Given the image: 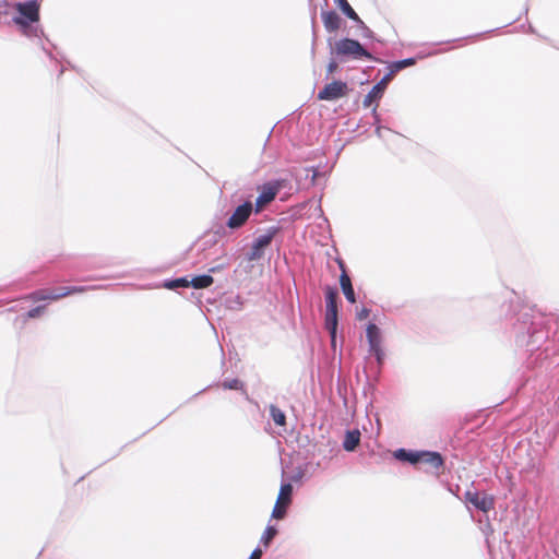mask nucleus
I'll return each mask as SVG.
<instances>
[{"label": "nucleus", "mask_w": 559, "mask_h": 559, "mask_svg": "<svg viewBox=\"0 0 559 559\" xmlns=\"http://www.w3.org/2000/svg\"><path fill=\"white\" fill-rule=\"evenodd\" d=\"M222 388L224 390H236V391H245V383L235 378V379H225L222 383H221Z\"/></svg>", "instance_id": "nucleus-31"}, {"label": "nucleus", "mask_w": 559, "mask_h": 559, "mask_svg": "<svg viewBox=\"0 0 559 559\" xmlns=\"http://www.w3.org/2000/svg\"><path fill=\"white\" fill-rule=\"evenodd\" d=\"M13 4L9 0H0V24L9 25Z\"/></svg>", "instance_id": "nucleus-21"}, {"label": "nucleus", "mask_w": 559, "mask_h": 559, "mask_svg": "<svg viewBox=\"0 0 559 559\" xmlns=\"http://www.w3.org/2000/svg\"><path fill=\"white\" fill-rule=\"evenodd\" d=\"M278 531L274 525H267L261 536L260 543L267 548L273 538L277 535Z\"/></svg>", "instance_id": "nucleus-27"}, {"label": "nucleus", "mask_w": 559, "mask_h": 559, "mask_svg": "<svg viewBox=\"0 0 559 559\" xmlns=\"http://www.w3.org/2000/svg\"><path fill=\"white\" fill-rule=\"evenodd\" d=\"M424 463L430 465L435 469H439L444 465V459L440 452L419 450L418 464Z\"/></svg>", "instance_id": "nucleus-13"}, {"label": "nucleus", "mask_w": 559, "mask_h": 559, "mask_svg": "<svg viewBox=\"0 0 559 559\" xmlns=\"http://www.w3.org/2000/svg\"><path fill=\"white\" fill-rule=\"evenodd\" d=\"M366 337L369 345V353L374 356L377 364L381 367L384 362V350L381 346V330L376 323H368L366 329Z\"/></svg>", "instance_id": "nucleus-7"}, {"label": "nucleus", "mask_w": 559, "mask_h": 559, "mask_svg": "<svg viewBox=\"0 0 559 559\" xmlns=\"http://www.w3.org/2000/svg\"><path fill=\"white\" fill-rule=\"evenodd\" d=\"M312 34H313L312 52H314V41H316L314 17H312Z\"/></svg>", "instance_id": "nucleus-40"}, {"label": "nucleus", "mask_w": 559, "mask_h": 559, "mask_svg": "<svg viewBox=\"0 0 559 559\" xmlns=\"http://www.w3.org/2000/svg\"><path fill=\"white\" fill-rule=\"evenodd\" d=\"M289 187L287 178L271 179L258 187L259 195L255 199L254 212L260 213L265 205L275 200L278 192Z\"/></svg>", "instance_id": "nucleus-4"}, {"label": "nucleus", "mask_w": 559, "mask_h": 559, "mask_svg": "<svg viewBox=\"0 0 559 559\" xmlns=\"http://www.w3.org/2000/svg\"><path fill=\"white\" fill-rule=\"evenodd\" d=\"M352 21L355 22L357 27L361 31L362 38L372 39L381 43V40L376 37L373 31H371L359 16L358 19L355 17V20Z\"/></svg>", "instance_id": "nucleus-28"}, {"label": "nucleus", "mask_w": 559, "mask_h": 559, "mask_svg": "<svg viewBox=\"0 0 559 559\" xmlns=\"http://www.w3.org/2000/svg\"><path fill=\"white\" fill-rule=\"evenodd\" d=\"M254 212L253 204L250 200L243 201L237 205L225 223V227L230 230H238L246 225L250 216Z\"/></svg>", "instance_id": "nucleus-6"}, {"label": "nucleus", "mask_w": 559, "mask_h": 559, "mask_svg": "<svg viewBox=\"0 0 559 559\" xmlns=\"http://www.w3.org/2000/svg\"><path fill=\"white\" fill-rule=\"evenodd\" d=\"M382 129H383L382 126H377L376 127L374 132H376L378 138H382Z\"/></svg>", "instance_id": "nucleus-41"}, {"label": "nucleus", "mask_w": 559, "mask_h": 559, "mask_svg": "<svg viewBox=\"0 0 559 559\" xmlns=\"http://www.w3.org/2000/svg\"><path fill=\"white\" fill-rule=\"evenodd\" d=\"M203 392H205V389L200 390L199 394H202Z\"/></svg>", "instance_id": "nucleus-47"}, {"label": "nucleus", "mask_w": 559, "mask_h": 559, "mask_svg": "<svg viewBox=\"0 0 559 559\" xmlns=\"http://www.w3.org/2000/svg\"><path fill=\"white\" fill-rule=\"evenodd\" d=\"M337 309H325L324 326L330 334L331 343L334 346L337 333Z\"/></svg>", "instance_id": "nucleus-15"}, {"label": "nucleus", "mask_w": 559, "mask_h": 559, "mask_svg": "<svg viewBox=\"0 0 559 559\" xmlns=\"http://www.w3.org/2000/svg\"><path fill=\"white\" fill-rule=\"evenodd\" d=\"M203 392H205V389L200 390L199 394H202Z\"/></svg>", "instance_id": "nucleus-46"}, {"label": "nucleus", "mask_w": 559, "mask_h": 559, "mask_svg": "<svg viewBox=\"0 0 559 559\" xmlns=\"http://www.w3.org/2000/svg\"><path fill=\"white\" fill-rule=\"evenodd\" d=\"M203 392H205V389L200 390L199 394H202Z\"/></svg>", "instance_id": "nucleus-48"}, {"label": "nucleus", "mask_w": 559, "mask_h": 559, "mask_svg": "<svg viewBox=\"0 0 559 559\" xmlns=\"http://www.w3.org/2000/svg\"><path fill=\"white\" fill-rule=\"evenodd\" d=\"M281 227L278 225L270 226L265 234L257 237L250 250L247 252L246 258L248 261H258L263 258L265 249L271 245L274 237L281 231Z\"/></svg>", "instance_id": "nucleus-5"}, {"label": "nucleus", "mask_w": 559, "mask_h": 559, "mask_svg": "<svg viewBox=\"0 0 559 559\" xmlns=\"http://www.w3.org/2000/svg\"><path fill=\"white\" fill-rule=\"evenodd\" d=\"M226 234L225 227H221L215 233H206L201 238L198 239L195 242V249L198 253H202L205 259L209 258V254L206 253L209 250L214 248L218 239Z\"/></svg>", "instance_id": "nucleus-9"}, {"label": "nucleus", "mask_w": 559, "mask_h": 559, "mask_svg": "<svg viewBox=\"0 0 559 559\" xmlns=\"http://www.w3.org/2000/svg\"><path fill=\"white\" fill-rule=\"evenodd\" d=\"M348 93V85L346 82L335 80L328 83L321 91H319L317 97L319 100H336L346 96Z\"/></svg>", "instance_id": "nucleus-8"}, {"label": "nucleus", "mask_w": 559, "mask_h": 559, "mask_svg": "<svg viewBox=\"0 0 559 559\" xmlns=\"http://www.w3.org/2000/svg\"><path fill=\"white\" fill-rule=\"evenodd\" d=\"M269 409H270V417L272 418V420L274 421L275 425H277V426L286 425V415L280 407H277L274 404H271Z\"/></svg>", "instance_id": "nucleus-23"}, {"label": "nucleus", "mask_w": 559, "mask_h": 559, "mask_svg": "<svg viewBox=\"0 0 559 559\" xmlns=\"http://www.w3.org/2000/svg\"><path fill=\"white\" fill-rule=\"evenodd\" d=\"M463 38H456V39H453L452 41H460L462 40Z\"/></svg>", "instance_id": "nucleus-45"}, {"label": "nucleus", "mask_w": 559, "mask_h": 559, "mask_svg": "<svg viewBox=\"0 0 559 559\" xmlns=\"http://www.w3.org/2000/svg\"><path fill=\"white\" fill-rule=\"evenodd\" d=\"M361 433L358 429L347 430L343 440V449L347 452H354L360 443Z\"/></svg>", "instance_id": "nucleus-17"}, {"label": "nucleus", "mask_w": 559, "mask_h": 559, "mask_svg": "<svg viewBox=\"0 0 559 559\" xmlns=\"http://www.w3.org/2000/svg\"><path fill=\"white\" fill-rule=\"evenodd\" d=\"M309 171V169H307ZM311 174V181L314 183L317 178L321 176V173L318 167H311L310 168Z\"/></svg>", "instance_id": "nucleus-38"}, {"label": "nucleus", "mask_w": 559, "mask_h": 559, "mask_svg": "<svg viewBox=\"0 0 559 559\" xmlns=\"http://www.w3.org/2000/svg\"><path fill=\"white\" fill-rule=\"evenodd\" d=\"M29 299L33 301H41V300H58L59 297H56V293H49L45 289H38L29 294Z\"/></svg>", "instance_id": "nucleus-25"}, {"label": "nucleus", "mask_w": 559, "mask_h": 559, "mask_svg": "<svg viewBox=\"0 0 559 559\" xmlns=\"http://www.w3.org/2000/svg\"><path fill=\"white\" fill-rule=\"evenodd\" d=\"M391 80L392 76L386 73L377 84H374L364 98V107L368 108L373 102L381 99Z\"/></svg>", "instance_id": "nucleus-11"}, {"label": "nucleus", "mask_w": 559, "mask_h": 559, "mask_svg": "<svg viewBox=\"0 0 559 559\" xmlns=\"http://www.w3.org/2000/svg\"><path fill=\"white\" fill-rule=\"evenodd\" d=\"M163 287L170 290L190 287L189 276L165 280L163 283Z\"/></svg>", "instance_id": "nucleus-20"}, {"label": "nucleus", "mask_w": 559, "mask_h": 559, "mask_svg": "<svg viewBox=\"0 0 559 559\" xmlns=\"http://www.w3.org/2000/svg\"><path fill=\"white\" fill-rule=\"evenodd\" d=\"M96 286H71L67 287L62 290V293H56V297L63 298L69 295L79 294L87 292L88 289H94Z\"/></svg>", "instance_id": "nucleus-29"}, {"label": "nucleus", "mask_w": 559, "mask_h": 559, "mask_svg": "<svg viewBox=\"0 0 559 559\" xmlns=\"http://www.w3.org/2000/svg\"><path fill=\"white\" fill-rule=\"evenodd\" d=\"M483 35H484V33H480V34H476V35H473V36H468L467 38L480 37Z\"/></svg>", "instance_id": "nucleus-43"}, {"label": "nucleus", "mask_w": 559, "mask_h": 559, "mask_svg": "<svg viewBox=\"0 0 559 559\" xmlns=\"http://www.w3.org/2000/svg\"><path fill=\"white\" fill-rule=\"evenodd\" d=\"M225 306L229 310H240L243 301L240 295H230L225 298Z\"/></svg>", "instance_id": "nucleus-30"}, {"label": "nucleus", "mask_w": 559, "mask_h": 559, "mask_svg": "<svg viewBox=\"0 0 559 559\" xmlns=\"http://www.w3.org/2000/svg\"><path fill=\"white\" fill-rule=\"evenodd\" d=\"M330 46V55L337 57L341 61L346 59L360 60L367 59L380 62L364 45L357 39L344 37L332 43V38L328 39Z\"/></svg>", "instance_id": "nucleus-3"}, {"label": "nucleus", "mask_w": 559, "mask_h": 559, "mask_svg": "<svg viewBox=\"0 0 559 559\" xmlns=\"http://www.w3.org/2000/svg\"><path fill=\"white\" fill-rule=\"evenodd\" d=\"M337 68H338V64H337L336 60H334V59L330 60L326 66V78L332 75L337 70Z\"/></svg>", "instance_id": "nucleus-34"}, {"label": "nucleus", "mask_w": 559, "mask_h": 559, "mask_svg": "<svg viewBox=\"0 0 559 559\" xmlns=\"http://www.w3.org/2000/svg\"><path fill=\"white\" fill-rule=\"evenodd\" d=\"M393 457L400 462L416 466L418 465L419 450L400 448L393 452Z\"/></svg>", "instance_id": "nucleus-16"}, {"label": "nucleus", "mask_w": 559, "mask_h": 559, "mask_svg": "<svg viewBox=\"0 0 559 559\" xmlns=\"http://www.w3.org/2000/svg\"><path fill=\"white\" fill-rule=\"evenodd\" d=\"M513 330L519 346L534 352L547 340L545 317L536 307L521 306L514 316Z\"/></svg>", "instance_id": "nucleus-1"}, {"label": "nucleus", "mask_w": 559, "mask_h": 559, "mask_svg": "<svg viewBox=\"0 0 559 559\" xmlns=\"http://www.w3.org/2000/svg\"><path fill=\"white\" fill-rule=\"evenodd\" d=\"M226 266V264H217V265H214L212 267L209 269L207 271V274H215V273H218L219 271L224 270Z\"/></svg>", "instance_id": "nucleus-37"}, {"label": "nucleus", "mask_w": 559, "mask_h": 559, "mask_svg": "<svg viewBox=\"0 0 559 559\" xmlns=\"http://www.w3.org/2000/svg\"><path fill=\"white\" fill-rule=\"evenodd\" d=\"M16 13H11L10 24H16L21 32L27 37L40 38L44 35L39 25L35 24L39 21V3L37 0H28L17 2Z\"/></svg>", "instance_id": "nucleus-2"}, {"label": "nucleus", "mask_w": 559, "mask_h": 559, "mask_svg": "<svg viewBox=\"0 0 559 559\" xmlns=\"http://www.w3.org/2000/svg\"><path fill=\"white\" fill-rule=\"evenodd\" d=\"M263 555V550L260 547H257L251 552L250 557L248 559H261Z\"/></svg>", "instance_id": "nucleus-36"}, {"label": "nucleus", "mask_w": 559, "mask_h": 559, "mask_svg": "<svg viewBox=\"0 0 559 559\" xmlns=\"http://www.w3.org/2000/svg\"><path fill=\"white\" fill-rule=\"evenodd\" d=\"M288 506L289 504H285V502H280V500L277 499L272 511V518L277 520L284 519L287 513Z\"/></svg>", "instance_id": "nucleus-32"}, {"label": "nucleus", "mask_w": 559, "mask_h": 559, "mask_svg": "<svg viewBox=\"0 0 559 559\" xmlns=\"http://www.w3.org/2000/svg\"><path fill=\"white\" fill-rule=\"evenodd\" d=\"M417 58L416 57H409L406 59H401L393 61L389 64V74L393 78L397 72L402 71L403 69L407 67H412L416 64Z\"/></svg>", "instance_id": "nucleus-19"}, {"label": "nucleus", "mask_w": 559, "mask_h": 559, "mask_svg": "<svg viewBox=\"0 0 559 559\" xmlns=\"http://www.w3.org/2000/svg\"><path fill=\"white\" fill-rule=\"evenodd\" d=\"M321 17L324 28L329 33L336 32L342 25V17L333 10H322Z\"/></svg>", "instance_id": "nucleus-14"}, {"label": "nucleus", "mask_w": 559, "mask_h": 559, "mask_svg": "<svg viewBox=\"0 0 559 559\" xmlns=\"http://www.w3.org/2000/svg\"><path fill=\"white\" fill-rule=\"evenodd\" d=\"M293 485L290 483H284L281 485L280 492L277 499L280 502H285V504H290L292 496H293Z\"/></svg>", "instance_id": "nucleus-24"}, {"label": "nucleus", "mask_w": 559, "mask_h": 559, "mask_svg": "<svg viewBox=\"0 0 559 559\" xmlns=\"http://www.w3.org/2000/svg\"><path fill=\"white\" fill-rule=\"evenodd\" d=\"M46 310V306L45 305H39L37 307H34L32 309H29L26 313H25V318L26 319H35V318H38L40 314L44 313V311Z\"/></svg>", "instance_id": "nucleus-33"}, {"label": "nucleus", "mask_w": 559, "mask_h": 559, "mask_svg": "<svg viewBox=\"0 0 559 559\" xmlns=\"http://www.w3.org/2000/svg\"><path fill=\"white\" fill-rule=\"evenodd\" d=\"M190 287L194 289H204L209 288L214 283V278L211 274L204 273L200 275H194L189 278Z\"/></svg>", "instance_id": "nucleus-18"}, {"label": "nucleus", "mask_w": 559, "mask_h": 559, "mask_svg": "<svg viewBox=\"0 0 559 559\" xmlns=\"http://www.w3.org/2000/svg\"><path fill=\"white\" fill-rule=\"evenodd\" d=\"M334 2L345 16L350 20H355V17L358 19V14L347 0H334Z\"/></svg>", "instance_id": "nucleus-26"}, {"label": "nucleus", "mask_w": 559, "mask_h": 559, "mask_svg": "<svg viewBox=\"0 0 559 559\" xmlns=\"http://www.w3.org/2000/svg\"><path fill=\"white\" fill-rule=\"evenodd\" d=\"M369 314H370V309H368V308H362L361 310H359V311L357 312L356 317H357V319H358L359 321H361V320L367 319V318L369 317Z\"/></svg>", "instance_id": "nucleus-35"}, {"label": "nucleus", "mask_w": 559, "mask_h": 559, "mask_svg": "<svg viewBox=\"0 0 559 559\" xmlns=\"http://www.w3.org/2000/svg\"><path fill=\"white\" fill-rule=\"evenodd\" d=\"M337 263H338V267L341 269V275H340L341 289H342L346 300L350 304H355L356 295H355V290H354V287L352 284V280L346 272L345 264L342 260H338Z\"/></svg>", "instance_id": "nucleus-12"}, {"label": "nucleus", "mask_w": 559, "mask_h": 559, "mask_svg": "<svg viewBox=\"0 0 559 559\" xmlns=\"http://www.w3.org/2000/svg\"><path fill=\"white\" fill-rule=\"evenodd\" d=\"M372 117L374 119L373 123L376 124V127L380 126V117H379V115L377 112V108L376 107L372 109Z\"/></svg>", "instance_id": "nucleus-39"}, {"label": "nucleus", "mask_w": 559, "mask_h": 559, "mask_svg": "<svg viewBox=\"0 0 559 559\" xmlns=\"http://www.w3.org/2000/svg\"><path fill=\"white\" fill-rule=\"evenodd\" d=\"M465 500L473 504L477 510L481 512H488L493 509L495 500L492 496L487 493H479L478 491L467 490L464 495Z\"/></svg>", "instance_id": "nucleus-10"}, {"label": "nucleus", "mask_w": 559, "mask_h": 559, "mask_svg": "<svg viewBox=\"0 0 559 559\" xmlns=\"http://www.w3.org/2000/svg\"><path fill=\"white\" fill-rule=\"evenodd\" d=\"M528 31H530V33H533V34L535 33V29L532 25L528 26Z\"/></svg>", "instance_id": "nucleus-44"}, {"label": "nucleus", "mask_w": 559, "mask_h": 559, "mask_svg": "<svg viewBox=\"0 0 559 559\" xmlns=\"http://www.w3.org/2000/svg\"><path fill=\"white\" fill-rule=\"evenodd\" d=\"M325 309H337V298L338 293L337 289L331 286H328L325 289Z\"/></svg>", "instance_id": "nucleus-22"}, {"label": "nucleus", "mask_w": 559, "mask_h": 559, "mask_svg": "<svg viewBox=\"0 0 559 559\" xmlns=\"http://www.w3.org/2000/svg\"><path fill=\"white\" fill-rule=\"evenodd\" d=\"M64 288H66V287L57 288V289L51 290L50 293H62V290H63Z\"/></svg>", "instance_id": "nucleus-42"}]
</instances>
